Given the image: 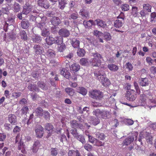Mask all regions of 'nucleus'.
Segmentation results:
<instances>
[{"label":"nucleus","mask_w":156,"mask_h":156,"mask_svg":"<svg viewBox=\"0 0 156 156\" xmlns=\"http://www.w3.org/2000/svg\"><path fill=\"white\" fill-rule=\"evenodd\" d=\"M105 143H102L101 141H99L97 139L95 142V145L98 146H101L104 145Z\"/></svg>","instance_id":"obj_56"},{"label":"nucleus","mask_w":156,"mask_h":156,"mask_svg":"<svg viewBox=\"0 0 156 156\" xmlns=\"http://www.w3.org/2000/svg\"><path fill=\"white\" fill-rule=\"evenodd\" d=\"M92 55L94 57L90 61L92 65L94 66H99L101 63V59L102 58L101 55L98 52L93 53Z\"/></svg>","instance_id":"obj_2"},{"label":"nucleus","mask_w":156,"mask_h":156,"mask_svg":"<svg viewBox=\"0 0 156 156\" xmlns=\"http://www.w3.org/2000/svg\"><path fill=\"white\" fill-rule=\"evenodd\" d=\"M51 24L54 26V27L56 28L61 23V20L60 19L57 17H52L50 21Z\"/></svg>","instance_id":"obj_10"},{"label":"nucleus","mask_w":156,"mask_h":156,"mask_svg":"<svg viewBox=\"0 0 156 156\" xmlns=\"http://www.w3.org/2000/svg\"><path fill=\"white\" fill-rule=\"evenodd\" d=\"M4 127L5 129L9 130L12 129V125L9 123H5L4 124Z\"/></svg>","instance_id":"obj_58"},{"label":"nucleus","mask_w":156,"mask_h":156,"mask_svg":"<svg viewBox=\"0 0 156 156\" xmlns=\"http://www.w3.org/2000/svg\"><path fill=\"white\" fill-rule=\"evenodd\" d=\"M44 118L47 120H49L50 117V114L47 111H45L43 113Z\"/></svg>","instance_id":"obj_48"},{"label":"nucleus","mask_w":156,"mask_h":156,"mask_svg":"<svg viewBox=\"0 0 156 156\" xmlns=\"http://www.w3.org/2000/svg\"><path fill=\"white\" fill-rule=\"evenodd\" d=\"M100 122V119L98 118H95L93 120V124L94 126L97 125Z\"/></svg>","instance_id":"obj_61"},{"label":"nucleus","mask_w":156,"mask_h":156,"mask_svg":"<svg viewBox=\"0 0 156 156\" xmlns=\"http://www.w3.org/2000/svg\"><path fill=\"white\" fill-rule=\"evenodd\" d=\"M58 45L63 44V37L60 36V37H58L57 38V39L55 40V42Z\"/></svg>","instance_id":"obj_46"},{"label":"nucleus","mask_w":156,"mask_h":156,"mask_svg":"<svg viewBox=\"0 0 156 156\" xmlns=\"http://www.w3.org/2000/svg\"><path fill=\"white\" fill-rule=\"evenodd\" d=\"M96 135L97 137L101 140H104L106 137L104 133L100 132H97Z\"/></svg>","instance_id":"obj_34"},{"label":"nucleus","mask_w":156,"mask_h":156,"mask_svg":"<svg viewBox=\"0 0 156 156\" xmlns=\"http://www.w3.org/2000/svg\"><path fill=\"white\" fill-rule=\"evenodd\" d=\"M66 4V2L65 0H59L58 7L61 9H63Z\"/></svg>","instance_id":"obj_36"},{"label":"nucleus","mask_w":156,"mask_h":156,"mask_svg":"<svg viewBox=\"0 0 156 156\" xmlns=\"http://www.w3.org/2000/svg\"><path fill=\"white\" fill-rule=\"evenodd\" d=\"M114 27L117 28H119L122 25V20L117 19L114 22Z\"/></svg>","instance_id":"obj_31"},{"label":"nucleus","mask_w":156,"mask_h":156,"mask_svg":"<svg viewBox=\"0 0 156 156\" xmlns=\"http://www.w3.org/2000/svg\"><path fill=\"white\" fill-rule=\"evenodd\" d=\"M97 25L102 28H105L107 26V24L105 21L99 19H97L95 20Z\"/></svg>","instance_id":"obj_22"},{"label":"nucleus","mask_w":156,"mask_h":156,"mask_svg":"<svg viewBox=\"0 0 156 156\" xmlns=\"http://www.w3.org/2000/svg\"><path fill=\"white\" fill-rule=\"evenodd\" d=\"M14 16H12V17H9L8 18V19L7 22H6V24L8 26L9 24V25H11L10 24L12 23L14 20Z\"/></svg>","instance_id":"obj_47"},{"label":"nucleus","mask_w":156,"mask_h":156,"mask_svg":"<svg viewBox=\"0 0 156 156\" xmlns=\"http://www.w3.org/2000/svg\"><path fill=\"white\" fill-rule=\"evenodd\" d=\"M17 144V148L19 150H21L22 148L24 146V145L23 143L22 142H18Z\"/></svg>","instance_id":"obj_62"},{"label":"nucleus","mask_w":156,"mask_h":156,"mask_svg":"<svg viewBox=\"0 0 156 156\" xmlns=\"http://www.w3.org/2000/svg\"><path fill=\"white\" fill-rule=\"evenodd\" d=\"M150 71L151 73L156 74V67L152 66L150 68Z\"/></svg>","instance_id":"obj_64"},{"label":"nucleus","mask_w":156,"mask_h":156,"mask_svg":"<svg viewBox=\"0 0 156 156\" xmlns=\"http://www.w3.org/2000/svg\"><path fill=\"white\" fill-rule=\"evenodd\" d=\"M40 146V143L39 141L38 140L35 141L32 146V149L33 152L34 153L37 152Z\"/></svg>","instance_id":"obj_17"},{"label":"nucleus","mask_w":156,"mask_h":156,"mask_svg":"<svg viewBox=\"0 0 156 156\" xmlns=\"http://www.w3.org/2000/svg\"><path fill=\"white\" fill-rule=\"evenodd\" d=\"M47 55L50 58L55 57V51L52 49H49L47 51Z\"/></svg>","instance_id":"obj_38"},{"label":"nucleus","mask_w":156,"mask_h":156,"mask_svg":"<svg viewBox=\"0 0 156 156\" xmlns=\"http://www.w3.org/2000/svg\"><path fill=\"white\" fill-rule=\"evenodd\" d=\"M121 8L122 11H126L129 10V6L128 4H124L121 5Z\"/></svg>","instance_id":"obj_43"},{"label":"nucleus","mask_w":156,"mask_h":156,"mask_svg":"<svg viewBox=\"0 0 156 156\" xmlns=\"http://www.w3.org/2000/svg\"><path fill=\"white\" fill-rule=\"evenodd\" d=\"M104 38L107 41H110L111 39V36L108 32H105L104 34Z\"/></svg>","instance_id":"obj_49"},{"label":"nucleus","mask_w":156,"mask_h":156,"mask_svg":"<svg viewBox=\"0 0 156 156\" xmlns=\"http://www.w3.org/2000/svg\"><path fill=\"white\" fill-rule=\"evenodd\" d=\"M131 14L134 17H137L138 14V8L136 6H132Z\"/></svg>","instance_id":"obj_28"},{"label":"nucleus","mask_w":156,"mask_h":156,"mask_svg":"<svg viewBox=\"0 0 156 156\" xmlns=\"http://www.w3.org/2000/svg\"><path fill=\"white\" fill-rule=\"evenodd\" d=\"M20 35L21 39L26 41L27 40V37L26 32L25 30H23L20 31Z\"/></svg>","instance_id":"obj_32"},{"label":"nucleus","mask_w":156,"mask_h":156,"mask_svg":"<svg viewBox=\"0 0 156 156\" xmlns=\"http://www.w3.org/2000/svg\"><path fill=\"white\" fill-rule=\"evenodd\" d=\"M146 61L149 65H152L153 62L154 61L152 58L149 57H147L146 58Z\"/></svg>","instance_id":"obj_60"},{"label":"nucleus","mask_w":156,"mask_h":156,"mask_svg":"<svg viewBox=\"0 0 156 156\" xmlns=\"http://www.w3.org/2000/svg\"><path fill=\"white\" fill-rule=\"evenodd\" d=\"M125 66L126 68L128 69L129 71H132L133 69V67L131 63L128 62L126 63Z\"/></svg>","instance_id":"obj_51"},{"label":"nucleus","mask_w":156,"mask_h":156,"mask_svg":"<svg viewBox=\"0 0 156 156\" xmlns=\"http://www.w3.org/2000/svg\"><path fill=\"white\" fill-rule=\"evenodd\" d=\"M137 136L135 135L132 136H129L126 138L123 141L122 145L123 146H128L130 144L134 141L135 138V140H136Z\"/></svg>","instance_id":"obj_5"},{"label":"nucleus","mask_w":156,"mask_h":156,"mask_svg":"<svg viewBox=\"0 0 156 156\" xmlns=\"http://www.w3.org/2000/svg\"><path fill=\"white\" fill-rule=\"evenodd\" d=\"M92 147L91 145L88 143L86 144L84 146V149L88 151H90L92 149Z\"/></svg>","instance_id":"obj_54"},{"label":"nucleus","mask_w":156,"mask_h":156,"mask_svg":"<svg viewBox=\"0 0 156 156\" xmlns=\"http://www.w3.org/2000/svg\"><path fill=\"white\" fill-rule=\"evenodd\" d=\"M68 156H81L80 151L78 150H70L68 154Z\"/></svg>","instance_id":"obj_25"},{"label":"nucleus","mask_w":156,"mask_h":156,"mask_svg":"<svg viewBox=\"0 0 156 156\" xmlns=\"http://www.w3.org/2000/svg\"><path fill=\"white\" fill-rule=\"evenodd\" d=\"M71 126L73 129L79 128L81 129H83V124L80 123L76 120H71L70 122Z\"/></svg>","instance_id":"obj_8"},{"label":"nucleus","mask_w":156,"mask_h":156,"mask_svg":"<svg viewBox=\"0 0 156 156\" xmlns=\"http://www.w3.org/2000/svg\"><path fill=\"white\" fill-rule=\"evenodd\" d=\"M102 110L97 109L94 110L93 112L94 115H95L97 118H100L101 117Z\"/></svg>","instance_id":"obj_35"},{"label":"nucleus","mask_w":156,"mask_h":156,"mask_svg":"<svg viewBox=\"0 0 156 156\" xmlns=\"http://www.w3.org/2000/svg\"><path fill=\"white\" fill-rule=\"evenodd\" d=\"M40 74L38 71H34L31 73L32 76L34 78H38Z\"/></svg>","instance_id":"obj_53"},{"label":"nucleus","mask_w":156,"mask_h":156,"mask_svg":"<svg viewBox=\"0 0 156 156\" xmlns=\"http://www.w3.org/2000/svg\"><path fill=\"white\" fill-rule=\"evenodd\" d=\"M22 142V138L20 137V134H17L16 137L15 143L16 144L18 142Z\"/></svg>","instance_id":"obj_63"},{"label":"nucleus","mask_w":156,"mask_h":156,"mask_svg":"<svg viewBox=\"0 0 156 156\" xmlns=\"http://www.w3.org/2000/svg\"><path fill=\"white\" fill-rule=\"evenodd\" d=\"M79 41L76 38L72 39L71 44L74 48H78L80 47Z\"/></svg>","instance_id":"obj_20"},{"label":"nucleus","mask_w":156,"mask_h":156,"mask_svg":"<svg viewBox=\"0 0 156 156\" xmlns=\"http://www.w3.org/2000/svg\"><path fill=\"white\" fill-rule=\"evenodd\" d=\"M88 138L89 139V142L92 144H94L95 143L96 139L90 135H88Z\"/></svg>","instance_id":"obj_57"},{"label":"nucleus","mask_w":156,"mask_h":156,"mask_svg":"<svg viewBox=\"0 0 156 156\" xmlns=\"http://www.w3.org/2000/svg\"><path fill=\"white\" fill-rule=\"evenodd\" d=\"M101 118L104 119H109L111 117V113L108 111L102 110Z\"/></svg>","instance_id":"obj_13"},{"label":"nucleus","mask_w":156,"mask_h":156,"mask_svg":"<svg viewBox=\"0 0 156 156\" xmlns=\"http://www.w3.org/2000/svg\"><path fill=\"white\" fill-rule=\"evenodd\" d=\"M58 34L62 37H67L69 36L70 33L69 31L67 29L62 28L59 30Z\"/></svg>","instance_id":"obj_9"},{"label":"nucleus","mask_w":156,"mask_h":156,"mask_svg":"<svg viewBox=\"0 0 156 156\" xmlns=\"http://www.w3.org/2000/svg\"><path fill=\"white\" fill-rule=\"evenodd\" d=\"M43 110L41 107H38L35 110L36 115L38 117H41L43 115Z\"/></svg>","instance_id":"obj_27"},{"label":"nucleus","mask_w":156,"mask_h":156,"mask_svg":"<svg viewBox=\"0 0 156 156\" xmlns=\"http://www.w3.org/2000/svg\"><path fill=\"white\" fill-rule=\"evenodd\" d=\"M80 63L82 66H88L89 64V62L88 58H83L80 60Z\"/></svg>","instance_id":"obj_30"},{"label":"nucleus","mask_w":156,"mask_h":156,"mask_svg":"<svg viewBox=\"0 0 156 156\" xmlns=\"http://www.w3.org/2000/svg\"><path fill=\"white\" fill-rule=\"evenodd\" d=\"M37 137L39 138H41L44 133V128L40 125L37 126L35 129Z\"/></svg>","instance_id":"obj_6"},{"label":"nucleus","mask_w":156,"mask_h":156,"mask_svg":"<svg viewBox=\"0 0 156 156\" xmlns=\"http://www.w3.org/2000/svg\"><path fill=\"white\" fill-rule=\"evenodd\" d=\"M94 23L93 20H84L83 22V24L86 28H89L94 24Z\"/></svg>","instance_id":"obj_18"},{"label":"nucleus","mask_w":156,"mask_h":156,"mask_svg":"<svg viewBox=\"0 0 156 156\" xmlns=\"http://www.w3.org/2000/svg\"><path fill=\"white\" fill-rule=\"evenodd\" d=\"M76 138L77 140L80 141L82 144L85 143V140L84 136L82 135H79L78 134L76 137Z\"/></svg>","instance_id":"obj_42"},{"label":"nucleus","mask_w":156,"mask_h":156,"mask_svg":"<svg viewBox=\"0 0 156 156\" xmlns=\"http://www.w3.org/2000/svg\"><path fill=\"white\" fill-rule=\"evenodd\" d=\"M21 9L20 5L18 3H15L13 5L12 10L15 12H19Z\"/></svg>","instance_id":"obj_33"},{"label":"nucleus","mask_w":156,"mask_h":156,"mask_svg":"<svg viewBox=\"0 0 156 156\" xmlns=\"http://www.w3.org/2000/svg\"><path fill=\"white\" fill-rule=\"evenodd\" d=\"M76 92L83 95H85L87 93V90L83 87H79L76 89Z\"/></svg>","instance_id":"obj_24"},{"label":"nucleus","mask_w":156,"mask_h":156,"mask_svg":"<svg viewBox=\"0 0 156 156\" xmlns=\"http://www.w3.org/2000/svg\"><path fill=\"white\" fill-rule=\"evenodd\" d=\"M125 97L129 101H133L135 100L137 97L136 92L134 90L126 91L125 94Z\"/></svg>","instance_id":"obj_4"},{"label":"nucleus","mask_w":156,"mask_h":156,"mask_svg":"<svg viewBox=\"0 0 156 156\" xmlns=\"http://www.w3.org/2000/svg\"><path fill=\"white\" fill-rule=\"evenodd\" d=\"M145 138L147 141L149 143H151L152 141V137L150 135H147L146 136Z\"/></svg>","instance_id":"obj_55"},{"label":"nucleus","mask_w":156,"mask_h":156,"mask_svg":"<svg viewBox=\"0 0 156 156\" xmlns=\"http://www.w3.org/2000/svg\"><path fill=\"white\" fill-rule=\"evenodd\" d=\"M147 97L145 94H142L140 95L139 102L140 103V105L144 106L146 103Z\"/></svg>","instance_id":"obj_19"},{"label":"nucleus","mask_w":156,"mask_h":156,"mask_svg":"<svg viewBox=\"0 0 156 156\" xmlns=\"http://www.w3.org/2000/svg\"><path fill=\"white\" fill-rule=\"evenodd\" d=\"M51 152L52 155L53 156L56 155L58 154L57 148H51Z\"/></svg>","instance_id":"obj_52"},{"label":"nucleus","mask_w":156,"mask_h":156,"mask_svg":"<svg viewBox=\"0 0 156 156\" xmlns=\"http://www.w3.org/2000/svg\"><path fill=\"white\" fill-rule=\"evenodd\" d=\"M70 69L71 71L75 73L78 71L80 69V66L77 64L74 63L70 66Z\"/></svg>","instance_id":"obj_15"},{"label":"nucleus","mask_w":156,"mask_h":156,"mask_svg":"<svg viewBox=\"0 0 156 156\" xmlns=\"http://www.w3.org/2000/svg\"><path fill=\"white\" fill-rule=\"evenodd\" d=\"M79 14L83 18L87 19L89 18V12L84 8L80 10Z\"/></svg>","instance_id":"obj_11"},{"label":"nucleus","mask_w":156,"mask_h":156,"mask_svg":"<svg viewBox=\"0 0 156 156\" xmlns=\"http://www.w3.org/2000/svg\"><path fill=\"white\" fill-rule=\"evenodd\" d=\"M32 40L34 42L38 43L41 41V38L40 36L36 35L32 38Z\"/></svg>","instance_id":"obj_45"},{"label":"nucleus","mask_w":156,"mask_h":156,"mask_svg":"<svg viewBox=\"0 0 156 156\" xmlns=\"http://www.w3.org/2000/svg\"><path fill=\"white\" fill-rule=\"evenodd\" d=\"M33 6L28 3L26 2L23 7L22 13L25 15L28 14L31 11Z\"/></svg>","instance_id":"obj_7"},{"label":"nucleus","mask_w":156,"mask_h":156,"mask_svg":"<svg viewBox=\"0 0 156 156\" xmlns=\"http://www.w3.org/2000/svg\"><path fill=\"white\" fill-rule=\"evenodd\" d=\"M94 75L104 86L106 87L109 85L110 82L107 78L106 75L104 71H99L94 73Z\"/></svg>","instance_id":"obj_1"},{"label":"nucleus","mask_w":156,"mask_h":156,"mask_svg":"<svg viewBox=\"0 0 156 156\" xmlns=\"http://www.w3.org/2000/svg\"><path fill=\"white\" fill-rule=\"evenodd\" d=\"M140 85L142 86H146L148 85V80L147 78H141L139 80Z\"/></svg>","instance_id":"obj_26"},{"label":"nucleus","mask_w":156,"mask_h":156,"mask_svg":"<svg viewBox=\"0 0 156 156\" xmlns=\"http://www.w3.org/2000/svg\"><path fill=\"white\" fill-rule=\"evenodd\" d=\"M65 92L69 96H73L75 93L74 90L70 87H67L65 90Z\"/></svg>","instance_id":"obj_29"},{"label":"nucleus","mask_w":156,"mask_h":156,"mask_svg":"<svg viewBox=\"0 0 156 156\" xmlns=\"http://www.w3.org/2000/svg\"><path fill=\"white\" fill-rule=\"evenodd\" d=\"M8 120L12 125H16L17 123L16 118L15 115L10 114L9 115Z\"/></svg>","instance_id":"obj_14"},{"label":"nucleus","mask_w":156,"mask_h":156,"mask_svg":"<svg viewBox=\"0 0 156 156\" xmlns=\"http://www.w3.org/2000/svg\"><path fill=\"white\" fill-rule=\"evenodd\" d=\"M89 97L97 100H100L103 97L102 92L97 90H93L90 91L89 92Z\"/></svg>","instance_id":"obj_3"},{"label":"nucleus","mask_w":156,"mask_h":156,"mask_svg":"<svg viewBox=\"0 0 156 156\" xmlns=\"http://www.w3.org/2000/svg\"><path fill=\"white\" fill-rule=\"evenodd\" d=\"M46 41L48 45H50L55 43V39L52 37L48 36L46 38Z\"/></svg>","instance_id":"obj_23"},{"label":"nucleus","mask_w":156,"mask_h":156,"mask_svg":"<svg viewBox=\"0 0 156 156\" xmlns=\"http://www.w3.org/2000/svg\"><path fill=\"white\" fill-rule=\"evenodd\" d=\"M151 6L148 4H144L143 5V9L145 11L151 12Z\"/></svg>","instance_id":"obj_37"},{"label":"nucleus","mask_w":156,"mask_h":156,"mask_svg":"<svg viewBox=\"0 0 156 156\" xmlns=\"http://www.w3.org/2000/svg\"><path fill=\"white\" fill-rule=\"evenodd\" d=\"M29 22L27 19H23L21 23V27L23 29H27L29 27Z\"/></svg>","instance_id":"obj_16"},{"label":"nucleus","mask_w":156,"mask_h":156,"mask_svg":"<svg viewBox=\"0 0 156 156\" xmlns=\"http://www.w3.org/2000/svg\"><path fill=\"white\" fill-rule=\"evenodd\" d=\"M53 128V126L50 123H47L44 126L45 130L49 131H52Z\"/></svg>","instance_id":"obj_39"},{"label":"nucleus","mask_w":156,"mask_h":156,"mask_svg":"<svg viewBox=\"0 0 156 156\" xmlns=\"http://www.w3.org/2000/svg\"><path fill=\"white\" fill-rule=\"evenodd\" d=\"M66 45L64 43L58 45L57 50L58 51L62 52L66 49Z\"/></svg>","instance_id":"obj_41"},{"label":"nucleus","mask_w":156,"mask_h":156,"mask_svg":"<svg viewBox=\"0 0 156 156\" xmlns=\"http://www.w3.org/2000/svg\"><path fill=\"white\" fill-rule=\"evenodd\" d=\"M35 53L37 55H41L43 51V47L39 45H35L33 47Z\"/></svg>","instance_id":"obj_12"},{"label":"nucleus","mask_w":156,"mask_h":156,"mask_svg":"<svg viewBox=\"0 0 156 156\" xmlns=\"http://www.w3.org/2000/svg\"><path fill=\"white\" fill-rule=\"evenodd\" d=\"M29 108L27 106L23 107L21 109V114L22 115L26 114H27Z\"/></svg>","instance_id":"obj_50"},{"label":"nucleus","mask_w":156,"mask_h":156,"mask_svg":"<svg viewBox=\"0 0 156 156\" xmlns=\"http://www.w3.org/2000/svg\"><path fill=\"white\" fill-rule=\"evenodd\" d=\"M151 20L150 21L151 23H153L154 22H155V21L154 19H155L156 17V13L155 12H153L151 13Z\"/></svg>","instance_id":"obj_59"},{"label":"nucleus","mask_w":156,"mask_h":156,"mask_svg":"<svg viewBox=\"0 0 156 156\" xmlns=\"http://www.w3.org/2000/svg\"><path fill=\"white\" fill-rule=\"evenodd\" d=\"M37 84L43 90H46L47 89V86L43 82L39 81L37 82Z\"/></svg>","instance_id":"obj_40"},{"label":"nucleus","mask_w":156,"mask_h":156,"mask_svg":"<svg viewBox=\"0 0 156 156\" xmlns=\"http://www.w3.org/2000/svg\"><path fill=\"white\" fill-rule=\"evenodd\" d=\"M85 53V51L83 49H80L77 50V55L80 57H83L84 56Z\"/></svg>","instance_id":"obj_44"},{"label":"nucleus","mask_w":156,"mask_h":156,"mask_svg":"<svg viewBox=\"0 0 156 156\" xmlns=\"http://www.w3.org/2000/svg\"><path fill=\"white\" fill-rule=\"evenodd\" d=\"M108 68L112 72H116L119 69L118 66L114 64H109L107 66Z\"/></svg>","instance_id":"obj_21"}]
</instances>
